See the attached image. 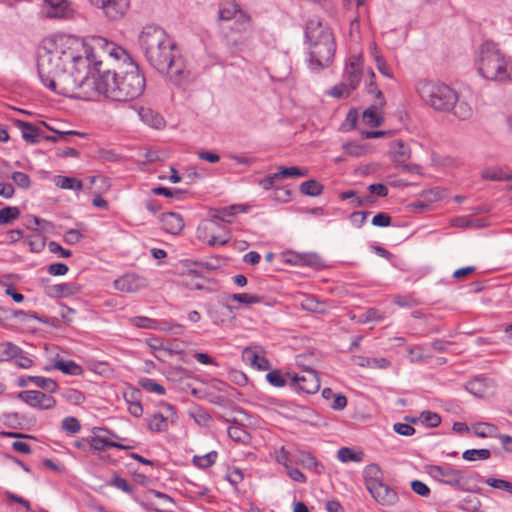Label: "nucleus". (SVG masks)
Listing matches in <instances>:
<instances>
[{"label": "nucleus", "instance_id": "nucleus-1", "mask_svg": "<svg viewBox=\"0 0 512 512\" xmlns=\"http://www.w3.org/2000/svg\"><path fill=\"white\" fill-rule=\"evenodd\" d=\"M90 66L88 48L84 42L74 36L52 35L46 37L38 50V75L44 86L56 79L68 65Z\"/></svg>", "mask_w": 512, "mask_h": 512}, {"label": "nucleus", "instance_id": "nucleus-2", "mask_svg": "<svg viewBox=\"0 0 512 512\" xmlns=\"http://www.w3.org/2000/svg\"><path fill=\"white\" fill-rule=\"evenodd\" d=\"M94 47L115 60L128 62L125 71H112L113 82L109 84V99L130 101L141 96L146 87V80L126 50L103 37L94 39Z\"/></svg>", "mask_w": 512, "mask_h": 512}, {"label": "nucleus", "instance_id": "nucleus-3", "mask_svg": "<svg viewBox=\"0 0 512 512\" xmlns=\"http://www.w3.org/2000/svg\"><path fill=\"white\" fill-rule=\"evenodd\" d=\"M140 47L149 64L158 69H164L166 61L176 51L175 41L159 26L146 25L139 35Z\"/></svg>", "mask_w": 512, "mask_h": 512}, {"label": "nucleus", "instance_id": "nucleus-4", "mask_svg": "<svg viewBox=\"0 0 512 512\" xmlns=\"http://www.w3.org/2000/svg\"><path fill=\"white\" fill-rule=\"evenodd\" d=\"M309 42L310 67L320 69L332 61L336 44L329 28L317 21H309L305 31Z\"/></svg>", "mask_w": 512, "mask_h": 512}, {"label": "nucleus", "instance_id": "nucleus-5", "mask_svg": "<svg viewBox=\"0 0 512 512\" xmlns=\"http://www.w3.org/2000/svg\"><path fill=\"white\" fill-rule=\"evenodd\" d=\"M478 71L488 80L511 81L512 61L505 57L494 42L486 41L480 46Z\"/></svg>", "mask_w": 512, "mask_h": 512}, {"label": "nucleus", "instance_id": "nucleus-6", "mask_svg": "<svg viewBox=\"0 0 512 512\" xmlns=\"http://www.w3.org/2000/svg\"><path fill=\"white\" fill-rule=\"evenodd\" d=\"M247 210L248 206L245 204H234L227 207L210 209L209 216L211 220L198 228L199 239L207 240L208 245L211 247L227 244L231 239V231L223 227L222 233L215 235V228L220 227L217 221L230 223V217L238 213L247 212Z\"/></svg>", "mask_w": 512, "mask_h": 512}, {"label": "nucleus", "instance_id": "nucleus-7", "mask_svg": "<svg viewBox=\"0 0 512 512\" xmlns=\"http://www.w3.org/2000/svg\"><path fill=\"white\" fill-rule=\"evenodd\" d=\"M102 61L95 63L96 73L83 72L74 99L84 101H98L101 98L109 99V84L113 82L111 70H102Z\"/></svg>", "mask_w": 512, "mask_h": 512}, {"label": "nucleus", "instance_id": "nucleus-8", "mask_svg": "<svg viewBox=\"0 0 512 512\" xmlns=\"http://www.w3.org/2000/svg\"><path fill=\"white\" fill-rule=\"evenodd\" d=\"M417 91L427 105L441 112L452 110L458 101L457 92L443 83L420 81L417 84Z\"/></svg>", "mask_w": 512, "mask_h": 512}, {"label": "nucleus", "instance_id": "nucleus-9", "mask_svg": "<svg viewBox=\"0 0 512 512\" xmlns=\"http://www.w3.org/2000/svg\"><path fill=\"white\" fill-rule=\"evenodd\" d=\"M82 65L71 63L70 69L66 68L56 79L48 82L46 86L51 91L70 98H75L78 83L85 70Z\"/></svg>", "mask_w": 512, "mask_h": 512}, {"label": "nucleus", "instance_id": "nucleus-10", "mask_svg": "<svg viewBox=\"0 0 512 512\" xmlns=\"http://www.w3.org/2000/svg\"><path fill=\"white\" fill-rule=\"evenodd\" d=\"M427 473L442 484L464 489L462 472L450 464L430 465L427 467Z\"/></svg>", "mask_w": 512, "mask_h": 512}, {"label": "nucleus", "instance_id": "nucleus-11", "mask_svg": "<svg viewBox=\"0 0 512 512\" xmlns=\"http://www.w3.org/2000/svg\"><path fill=\"white\" fill-rule=\"evenodd\" d=\"M291 379V386L297 392L314 394L320 389V379L315 370L307 368L303 375L288 372L286 374Z\"/></svg>", "mask_w": 512, "mask_h": 512}, {"label": "nucleus", "instance_id": "nucleus-12", "mask_svg": "<svg viewBox=\"0 0 512 512\" xmlns=\"http://www.w3.org/2000/svg\"><path fill=\"white\" fill-rule=\"evenodd\" d=\"M164 69H158L162 74H167L175 85L183 84L189 77V70L186 67L183 57L176 51L168 61Z\"/></svg>", "mask_w": 512, "mask_h": 512}, {"label": "nucleus", "instance_id": "nucleus-13", "mask_svg": "<svg viewBox=\"0 0 512 512\" xmlns=\"http://www.w3.org/2000/svg\"><path fill=\"white\" fill-rule=\"evenodd\" d=\"M165 415L163 413H155L148 419V428L152 432H165L169 428V424H174L177 420V413L174 406L165 403L163 405Z\"/></svg>", "mask_w": 512, "mask_h": 512}, {"label": "nucleus", "instance_id": "nucleus-14", "mask_svg": "<svg viewBox=\"0 0 512 512\" xmlns=\"http://www.w3.org/2000/svg\"><path fill=\"white\" fill-rule=\"evenodd\" d=\"M110 20L121 19L129 8V0H90Z\"/></svg>", "mask_w": 512, "mask_h": 512}, {"label": "nucleus", "instance_id": "nucleus-15", "mask_svg": "<svg viewBox=\"0 0 512 512\" xmlns=\"http://www.w3.org/2000/svg\"><path fill=\"white\" fill-rule=\"evenodd\" d=\"M368 92L375 94L376 100L372 106L363 112V121L371 127H377L381 125V118L377 110L385 105V99L382 92L374 86L372 81L369 84Z\"/></svg>", "mask_w": 512, "mask_h": 512}, {"label": "nucleus", "instance_id": "nucleus-16", "mask_svg": "<svg viewBox=\"0 0 512 512\" xmlns=\"http://www.w3.org/2000/svg\"><path fill=\"white\" fill-rule=\"evenodd\" d=\"M367 490L374 500L382 506H393L399 500L397 492L383 482L370 485Z\"/></svg>", "mask_w": 512, "mask_h": 512}, {"label": "nucleus", "instance_id": "nucleus-17", "mask_svg": "<svg viewBox=\"0 0 512 512\" xmlns=\"http://www.w3.org/2000/svg\"><path fill=\"white\" fill-rule=\"evenodd\" d=\"M147 285V280L136 274H126L114 281L115 289L126 293L138 292Z\"/></svg>", "mask_w": 512, "mask_h": 512}, {"label": "nucleus", "instance_id": "nucleus-18", "mask_svg": "<svg viewBox=\"0 0 512 512\" xmlns=\"http://www.w3.org/2000/svg\"><path fill=\"white\" fill-rule=\"evenodd\" d=\"M161 228L172 235H178L184 228V220L180 214L175 212H166L161 214Z\"/></svg>", "mask_w": 512, "mask_h": 512}, {"label": "nucleus", "instance_id": "nucleus-19", "mask_svg": "<svg viewBox=\"0 0 512 512\" xmlns=\"http://www.w3.org/2000/svg\"><path fill=\"white\" fill-rule=\"evenodd\" d=\"M88 444L95 451H104L107 448H117L121 450H130L135 447L134 444H122L117 441H110L101 436L88 437Z\"/></svg>", "mask_w": 512, "mask_h": 512}, {"label": "nucleus", "instance_id": "nucleus-20", "mask_svg": "<svg viewBox=\"0 0 512 512\" xmlns=\"http://www.w3.org/2000/svg\"><path fill=\"white\" fill-rule=\"evenodd\" d=\"M45 14L48 18H66L70 8L66 0H45Z\"/></svg>", "mask_w": 512, "mask_h": 512}, {"label": "nucleus", "instance_id": "nucleus-21", "mask_svg": "<svg viewBox=\"0 0 512 512\" xmlns=\"http://www.w3.org/2000/svg\"><path fill=\"white\" fill-rule=\"evenodd\" d=\"M390 155L393 162L398 166L410 159L411 150L404 141L395 140L390 144Z\"/></svg>", "mask_w": 512, "mask_h": 512}, {"label": "nucleus", "instance_id": "nucleus-22", "mask_svg": "<svg viewBox=\"0 0 512 512\" xmlns=\"http://www.w3.org/2000/svg\"><path fill=\"white\" fill-rule=\"evenodd\" d=\"M297 461L303 468L317 474L321 475L325 471V467L322 463H320L311 453L306 451H300L297 454Z\"/></svg>", "mask_w": 512, "mask_h": 512}, {"label": "nucleus", "instance_id": "nucleus-23", "mask_svg": "<svg viewBox=\"0 0 512 512\" xmlns=\"http://www.w3.org/2000/svg\"><path fill=\"white\" fill-rule=\"evenodd\" d=\"M137 113L141 121L152 128L160 129L165 124L163 117L149 107H139Z\"/></svg>", "mask_w": 512, "mask_h": 512}, {"label": "nucleus", "instance_id": "nucleus-24", "mask_svg": "<svg viewBox=\"0 0 512 512\" xmlns=\"http://www.w3.org/2000/svg\"><path fill=\"white\" fill-rule=\"evenodd\" d=\"M362 67L358 60L350 62L345 69V83L349 86V90H355L361 80Z\"/></svg>", "mask_w": 512, "mask_h": 512}, {"label": "nucleus", "instance_id": "nucleus-25", "mask_svg": "<svg viewBox=\"0 0 512 512\" xmlns=\"http://www.w3.org/2000/svg\"><path fill=\"white\" fill-rule=\"evenodd\" d=\"M80 291L76 283H62L47 287L46 293L50 297H68L77 294Z\"/></svg>", "mask_w": 512, "mask_h": 512}, {"label": "nucleus", "instance_id": "nucleus-26", "mask_svg": "<svg viewBox=\"0 0 512 512\" xmlns=\"http://www.w3.org/2000/svg\"><path fill=\"white\" fill-rule=\"evenodd\" d=\"M15 125L21 130L22 138L31 144H36L40 139L39 129L32 123L15 120Z\"/></svg>", "mask_w": 512, "mask_h": 512}, {"label": "nucleus", "instance_id": "nucleus-27", "mask_svg": "<svg viewBox=\"0 0 512 512\" xmlns=\"http://www.w3.org/2000/svg\"><path fill=\"white\" fill-rule=\"evenodd\" d=\"M364 480L366 489L370 485H375L382 482V471L377 464H369L364 469Z\"/></svg>", "mask_w": 512, "mask_h": 512}, {"label": "nucleus", "instance_id": "nucleus-28", "mask_svg": "<svg viewBox=\"0 0 512 512\" xmlns=\"http://www.w3.org/2000/svg\"><path fill=\"white\" fill-rule=\"evenodd\" d=\"M357 364L361 367H368L372 369H387L390 367L391 362L383 357H357Z\"/></svg>", "mask_w": 512, "mask_h": 512}, {"label": "nucleus", "instance_id": "nucleus-29", "mask_svg": "<svg viewBox=\"0 0 512 512\" xmlns=\"http://www.w3.org/2000/svg\"><path fill=\"white\" fill-rule=\"evenodd\" d=\"M55 185L61 189L80 191L83 188V182L74 177L57 176L55 177Z\"/></svg>", "mask_w": 512, "mask_h": 512}, {"label": "nucleus", "instance_id": "nucleus-30", "mask_svg": "<svg viewBox=\"0 0 512 512\" xmlns=\"http://www.w3.org/2000/svg\"><path fill=\"white\" fill-rule=\"evenodd\" d=\"M228 436L235 442L248 444L251 441V435L247 430L239 425L229 426L227 429Z\"/></svg>", "mask_w": 512, "mask_h": 512}, {"label": "nucleus", "instance_id": "nucleus-31", "mask_svg": "<svg viewBox=\"0 0 512 512\" xmlns=\"http://www.w3.org/2000/svg\"><path fill=\"white\" fill-rule=\"evenodd\" d=\"M466 390L476 397H483L487 391L486 379L476 377L468 381L465 385Z\"/></svg>", "mask_w": 512, "mask_h": 512}, {"label": "nucleus", "instance_id": "nucleus-32", "mask_svg": "<svg viewBox=\"0 0 512 512\" xmlns=\"http://www.w3.org/2000/svg\"><path fill=\"white\" fill-rule=\"evenodd\" d=\"M54 368L60 370L64 374L73 376L81 375L83 372L82 367L72 360H57L54 364Z\"/></svg>", "mask_w": 512, "mask_h": 512}, {"label": "nucleus", "instance_id": "nucleus-33", "mask_svg": "<svg viewBox=\"0 0 512 512\" xmlns=\"http://www.w3.org/2000/svg\"><path fill=\"white\" fill-rule=\"evenodd\" d=\"M42 392L36 390L21 391L17 394L18 399L33 408H40Z\"/></svg>", "mask_w": 512, "mask_h": 512}, {"label": "nucleus", "instance_id": "nucleus-34", "mask_svg": "<svg viewBox=\"0 0 512 512\" xmlns=\"http://www.w3.org/2000/svg\"><path fill=\"white\" fill-rule=\"evenodd\" d=\"M183 284L191 290H203L205 288L204 280L194 270H190L183 276Z\"/></svg>", "mask_w": 512, "mask_h": 512}, {"label": "nucleus", "instance_id": "nucleus-35", "mask_svg": "<svg viewBox=\"0 0 512 512\" xmlns=\"http://www.w3.org/2000/svg\"><path fill=\"white\" fill-rule=\"evenodd\" d=\"M299 190L304 195L316 197L322 193L323 185L320 182L311 179L301 183Z\"/></svg>", "mask_w": 512, "mask_h": 512}, {"label": "nucleus", "instance_id": "nucleus-36", "mask_svg": "<svg viewBox=\"0 0 512 512\" xmlns=\"http://www.w3.org/2000/svg\"><path fill=\"white\" fill-rule=\"evenodd\" d=\"M28 379L35 384L38 388H41L49 393L56 392L58 385L56 381L51 378L42 376H28Z\"/></svg>", "mask_w": 512, "mask_h": 512}, {"label": "nucleus", "instance_id": "nucleus-37", "mask_svg": "<svg viewBox=\"0 0 512 512\" xmlns=\"http://www.w3.org/2000/svg\"><path fill=\"white\" fill-rule=\"evenodd\" d=\"M20 214V209L16 206H6L0 209V225L11 224L19 218Z\"/></svg>", "mask_w": 512, "mask_h": 512}, {"label": "nucleus", "instance_id": "nucleus-38", "mask_svg": "<svg viewBox=\"0 0 512 512\" xmlns=\"http://www.w3.org/2000/svg\"><path fill=\"white\" fill-rule=\"evenodd\" d=\"M372 56L374 58V61L376 63V66H377V69L379 70V72L383 76L391 78L392 77L391 70H390L389 66L387 65L384 57L378 51V48L375 44H372Z\"/></svg>", "mask_w": 512, "mask_h": 512}, {"label": "nucleus", "instance_id": "nucleus-39", "mask_svg": "<svg viewBox=\"0 0 512 512\" xmlns=\"http://www.w3.org/2000/svg\"><path fill=\"white\" fill-rule=\"evenodd\" d=\"M139 394L140 391L135 389L131 391L130 399L126 398L127 402L129 403L128 410L131 413V415L135 417H140L143 414V407L138 399ZM125 397H127V394H125Z\"/></svg>", "mask_w": 512, "mask_h": 512}, {"label": "nucleus", "instance_id": "nucleus-40", "mask_svg": "<svg viewBox=\"0 0 512 512\" xmlns=\"http://www.w3.org/2000/svg\"><path fill=\"white\" fill-rule=\"evenodd\" d=\"M217 457L218 453L216 451H211L202 456L195 455L192 462L195 466L204 469L211 467L216 462Z\"/></svg>", "mask_w": 512, "mask_h": 512}, {"label": "nucleus", "instance_id": "nucleus-41", "mask_svg": "<svg viewBox=\"0 0 512 512\" xmlns=\"http://www.w3.org/2000/svg\"><path fill=\"white\" fill-rule=\"evenodd\" d=\"M19 353V346L12 342L0 343V362L12 360Z\"/></svg>", "mask_w": 512, "mask_h": 512}, {"label": "nucleus", "instance_id": "nucleus-42", "mask_svg": "<svg viewBox=\"0 0 512 512\" xmlns=\"http://www.w3.org/2000/svg\"><path fill=\"white\" fill-rule=\"evenodd\" d=\"M138 384L142 389H144L147 392L155 393L158 395L165 394V388L151 378H141L139 379Z\"/></svg>", "mask_w": 512, "mask_h": 512}, {"label": "nucleus", "instance_id": "nucleus-43", "mask_svg": "<svg viewBox=\"0 0 512 512\" xmlns=\"http://www.w3.org/2000/svg\"><path fill=\"white\" fill-rule=\"evenodd\" d=\"M491 452L489 449H468L463 452L462 457L467 461L486 460L490 458Z\"/></svg>", "mask_w": 512, "mask_h": 512}, {"label": "nucleus", "instance_id": "nucleus-44", "mask_svg": "<svg viewBox=\"0 0 512 512\" xmlns=\"http://www.w3.org/2000/svg\"><path fill=\"white\" fill-rule=\"evenodd\" d=\"M476 436L480 438L492 437L497 431V427L490 423H476L473 425Z\"/></svg>", "mask_w": 512, "mask_h": 512}, {"label": "nucleus", "instance_id": "nucleus-45", "mask_svg": "<svg viewBox=\"0 0 512 512\" xmlns=\"http://www.w3.org/2000/svg\"><path fill=\"white\" fill-rule=\"evenodd\" d=\"M251 27V20L250 17L243 12H240V14L236 17V20L231 26V30L237 32V33H246Z\"/></svg>", "mask_w": 512, "mask_h": 512}, {"label": "nucleus", "instance_id": "nucleus-46", "mask_svg": "<svg viewBox=\"0 0 512 512\" xmlns=\"http://www.w3.org/2000/svg\"><path fill=\"white\" fill-rule=\"evenodd\" d=\"M339 461L346 463L349 461L360 462L362 460V453H355L349 447H342L337 452Z\"/></svg>", "mask_w": 512, "mask_h": 512}, {"label": "nucleus", "instance_id": "nucleus-47", "mask_svg": "<svg viewBox=\"0 0 512 512\" xmlns=\"http://www.w3.org/2000/svg\"><path fill=\"white\" fill-rule=\"evenodd\" d=\"M452 109L454 111V115L460 120L470 119L473 115L471 106L466 102L457 101Z\"/></svg>", "mask_w": 512, "mask_h": 512}, {"label": "nucleus", "instance_id": "nucleus-48", "mask_svg": "<svg viewBox=\"0 0 512 512\" xmlns=\"http://www.w3.org/2000/svg\"><path fill=\"white\" fill-rule=\"evenodd\" d=\"M308 174V171L306 169H300L297 166H291V167H279V175H281L284 178H298V177H305Z\"/></svg>", "mask_w": 512, "mask_h": 512}, {"label": "nucleus", "instance_id": "nucleus-49", "mask_svg": "<svg viewBox=\"0 0 512 512\" xmlns=\"http://www.w3.org/2000/svg\"><path fill=\"white\" fill-rule=\"evenodd\" d=\"M241 10L237 9V5L234 3H230L227 7H220L218 11L219 20H232L234 17H237Z\"/></svg>", "mask_w": 512, "mask_h": 512}, {"label": "nucleus", "instance_id": "nucleus-50", "mask_svg": "<svg viewBox=\"0 0 512 512\" xmlns=\"http://www.w3.org/2000/svg\"><path fill=\"white\" fill-rule=\"evenodd\" d=\"M482 177L487 180L499 181L510 179L511 175L503 172L499 168H488L483 171Z\"/></svg>", "mask_w": 512, "mask_h": 512}, {"label": "nucleus", "instance_id": "nucleus-51", "mask_svg": "<svg viewBox=\"0 0 512 512\" xmlns=\"http://www.w3.org/2000/svg\"><path fill=\"white\" fill-rule=\"evenodd\" d=\"M484 482L495 489L503 490L512 494V483L507 480L489 477L486 478Z\"/></svg>", "mask_w": 512, "mask_h": 512}, {"label": "nucleus", "instance_id": "nucleus-52", "mask_svg": "<svg viewBox=\"0 0 512 512\" xmlns=\"http://www.w3.org/2000/svg\"><path fill=\"white\" fill-rule=\"evenodd\" d=\"M303 308L307 311L313 312V313H325L326 311V305L325 303L319 302L315 298H308L306 299L303 304Z\"/></svg>", "mask_w": 512, "mask_h": 512}, {"label": "nucleus", "instance_id": "nucleus-53", "mask_svg": "<svg viewBox=\"0 0 512 512\" xmlns=\"http://www.w3.org/2000/svg\"><path fill=\"white\" fill-rule=\"evenodd\" d=\"M62 429L68 433L76 434L81 430V424L75 417L69 416L62 420Z\"/></svg>", "mask_w": 512, "mask_h": 512}, {"label": "nucleus", "instance_id": "nucleus-54", "mask_svg": "<svg viewBox=\"0 0 512 512\" xmlns=\"http://www.w3.org/2000/svg\"><path fill=\"white\" fill-rule=\"evenodd\" d=\"M231 299L246 305L260 303L262 301V297L249 293L233 294Z\"/></svg>", "mask_w": 512, "mask_h": 512}, {"label": "nucleus", "instance_id": "nucleus-55", "mask_svg": "<svg viewBox=\"0 0 512 512\" xmlns=\"http://www.w3.org/2000/svg\"><path fill=\"white\" fill-rule=\"evenodd\" d=\"M266 379L274 387H284L287 383L286 378L279 370H272L268 372Z\"/></svg>", "mask_w": 512, "mask_h": 512}, {"label": "nucleus", "instance_id": "nucleus-56", "mask_svg": "<svg viewBox=\"0 0 512 512\" xmlns=\"http://www.w3.org/2000/svg\"><path fill=\"white\" fill-rule=\"evenodd\" d=\"M409 360L412 363L424 362L427 358L423 346H413L408 348Z\"/></svg>", "mask_w": 512, "mask_h": 512}, {"label": "nucleus", "instance_id": "nucleus-57", "mask_svg": "<svg viewBox=\"0 0 512 512\" xmlns=\"http://www.w3.org/2000/svg\"><path fill=\"white\" fill-rule=\"evenodd\" d=\"M62 395L68 402L74 405H80L85 401L84 394L76 389H68Z\"/></svg>", "mask_w": 512, "mask_h": 512}, {"label": "nucleus", "instance_id": "nucleus-58", "mask_svg": "<svg viewBox=\"0 0 512 512\" xmlns=\"http://www.w3.org/2000/svg\"><path fill=\"white\" fill-rule=\"evenodd\" d=\"M18 355L13 357L14 363L17 367L28 369L33 366V360L27 356V354L19 347Z\"/></svg>", "mask_w": 512, "mask_h": 512}, {"label": "nucleus", "instance_id": "nucleus-59", "mask_svg": "<svg viewBox=\"0 0 512 512\" xmlns=\"http://www.w3.org/2000/svg\"><path fill=\"white\" fill-rule=\"evenodd\" d=\"M29 249L31 252L39 253L41 252L45 247V240L41 236H30L28 237L26 241Z\"/></svg>", "mask_w": 512, "mask_h": 512}, {"label": "nucleus", "instance_id": "nucleus-60", "mask_svg": "<svg viewBox=\"0 0 512 512\" xmlns=\"http://www.w3.org/2000/svg\"><path fill=\"white\" fill-rule=\"evenodd\" d=\"M11 178L19 188L28 189L31 185L30 177L23 172L16 171L12 174Z\"/></svg>", "mask_w": 512, "mask_h": 512}, {"label": "nucleus", "instance_id": "nucleus-61", "mask_svg": "<svg viewBox=\"0 0 512 512\" xmlns=\"http://www.w3.org/2000/svg\"><path fill=\"white\" fill-rule=\"evenodd\" d=\"M351 92L352 90H349V86L343 82L333 86L329 91V95L335 98H342L349 96Z\"/></svg>", "mask_w": 512, "mask_h": 512}, {"label": "nucleus", "instance_id": "nucleus-62", "mask_svg": "<svg viewBox=\"0 0 512 512\" xmlns=\"http://www.w3.org/2000/svg\"><path fill=\"white\" fill-rule=\"evenodd\" d=\"M242 359L245 363L253 367V365L258 364L260 355L253 348L246 347L242 351Z\"/></svg>", "mask_w": 512, "mask_h": 512}, {"label": "nucleus", "instance_id": "nucleus-63", "mask_svg": "<svg viewBox=\"0 0 512 512\" xmlns=\"http://www.w3.org/2000/svg\"><path fill=\"white\" fill-rule=\"evenodd\" d=\"M343 149L346 154L359 157L362 156L365 153V148L363 145L356 143V142H350L343 145Z\"/></svg>", "mask_w": 512, "mask_h": 512}, {"label": "nucleus", "instance_id": "nucleus-64", "mask_svg": "<svg viewBox=\"0 0 512 512\" xmlns=\"http://www.w3.org/2000/svg\"><path fill=\"white\" fill-rule=\"evenodd\" d=\"M423 422L427 423L430 427H437L441 423V417L431 411H423L420 415Z\"/></svg>", "mask_w": 512, "mask_h": 512}]
</instances>
